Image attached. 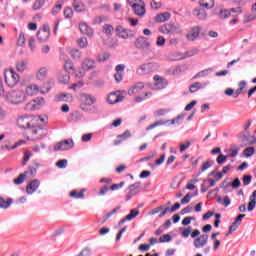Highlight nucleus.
<instances>
[{
    "mask_svg": "<svg viewBox=\"0 0 256 256\" xmlns=\"http://www.w3.org/2000/svg\"><path fill=\"white\" fill-rule=\"evenodd\" d=\"M17 124L20 129H26L28 141H39V139H43V137L47 135V129L35 126V123H33V117L31 116L19 117Z\"/></svg>",
    "mask_w": 256,
    "mask_h": 256,
    "instance_id": "f257e3e1",
    "label": "nucleus"
},
{
    "mask_svg": "<svg viewBox=\"0 0 256 256\" xmlns=\"http://www.w3.org/2000/svg\"><path fill=\"white\" fill-rule=\"evenodd\" d=\"M185 119V114H180L177 117L170 120H158L146 128V131H151L155 127H161V125H181Z\"/></svg>",
    "mask_w": 256,
    "mask_h": 256,
    "instance_id": "f03ea898",
    "label": "nucleus"
},
{
    "mask_svg": "<svg viewBox=\"0 0 256 256\" xmlns=\"http://www.w3.org/2000/svg\"><path fill=\"white\" fill-rule=\"evenodd\" d=\"M51 91V86L49 84H43V86L38 87L36 84H31L26 87L25 93L29 97H33V95H38L41 93V95H47Z\"/></svg>",
    "mask_w": 256,
    "mask_h": 256,
    "instance_id": "7ed1b4c3",
    "label": "nucleus"
},
{
    "mask_svg": "<svg viewBox=\"0 0 256 256\" xmlns=\"http://www.w3.org/2000/svg\"><path fill=\"white\" fill-rule=\"evenodd\" d=\"M4 79L8 87H15V85H17V83L20 81L19 74H17V72H15L13 69L4 71Z\"/></svg>",
    "mask_w": 256,
    "mask_h": 256,
    "instance_id": "20e7f679",
    "label": "nucleus"
},
{
    "mask_svg": "<svg viewBox=\"0 0 256 256\" xmlns=\"http://www.w3.org/2000/svg\"><path fill=\"white\" fill-rule=\"evenodd\" d=\"M8 101L12 105H19L25 101V92L21 90H14L8 94Z\"/></svg>",
    "mask_w": 256,
    "mask_h": 256,
    "instance_id": "39448f33",
    "label": "nucleus"
},
{
    "mask_svg": "<svg viewBox=\"0 0 256 256\" xmlns=\"http://www.w3.org/2000/svg\"><path fill=\"white\" fill-rule=\"evenodd\" d=\"M74 145L73 139L60 141L54 146V151H69V149H73Z\"/></svg>",
    "mask_w": 256,
    "mask_h": 256,
    "instance_id": "423d86ee",
    "label": "nucleus"
},
{
    "mask_svg": "<svg viewBox=\"0 0 256 256\" xmlns=\"http://www.w3.org/2000/svg\"><path fill=\"white\" fill-rule=\"evenodd\" d=\"M232 13H236V15H241V13H243V10L241 9V7L224 9V10L220 11L219 18L220 19H229V17H235V15H231Z\"/></svg>",
    "mask_w": 256,
    "mask_h": 256,
    "instance_id": "0eeeda50",
    "label": "nucleus"
},
{
    "mask_svg": "<svg viewBox=\"0 0 256 256\" xmlns=\"http://www.w3.org/2000/svg\"><path fill=\"white\" fill-rule=\"evenodd\" d=\"M155 71V64L146 63L139 66L136 70L137 75H149V73H153Z\"/></svg>",
    "mask_w": 256,
    "mask_h": 256,
    "instance_id": "6e6552de",
    "label": "nucleus"
},
{
    "mask_svg": "<svg viewBox=\"0 0 256 256\" xmlns=\"http://www.w3.org/2000/svg\"><path fill=\"white\" fill-rule=\"evenodd\" d=\"M129 192L126 195L125 201H131V199H133V197H135V195H137L139 193V191H141V183L137 182L134 184H131L129 187Z\"/></svg>",
    "mask_w": 256,
    "mask_h": 256,
    "instance_id": "1a4fd4ad",
    "label": "nucleus"
},
{
    "mask_svg": "<svg viewBox=\"0 0 256 256\" xmlns=\"http://www.w3.org/2000/svg\"><path fill=\"white\" fill-rule=\"evenodd\" d=\"M134 45L136 49H149V47H151V42L149 41V38L140 36L136 39Z\"/></svg>",
    "mask_w": 256,
    "mask_h": 256,
    "instance_id": "9d476101",
    "label": "nucleus"
},
{
    "mask_svg": "<svg viewBox=\"0 0 256 256\" xmlns=\"http://www.w3.org/2000/svg\"><path fill=\"white\" fill-rule=\"evenodd\" d=\"M138 1L139 3L133 5L132 11L134 15H137V17H145V13H147V10H145V2L142 0Z\"/></svg>",
    "mask_w": 256,
    "mask_h": 256,
    "instance_id": "9b49d317",
    "label": "nucleus"
},
{
    "mask_svg": "<svg viewBox=\"0 0 256 256\" xmlns=\"http://www.w3.org/2000/svg\"><path fill=\"white\" fill-rule=\"evenodd\" d=\"M116 33L121 39H131V37H135V33L123 26H118L116 28Z\"/></svg>",
    "mask_w": 256,
    "mask_h": 256,
    "instance_id": "f8f14e48",
    "label": "nucleus"
},
{
    "mask_svg": "<svg viewBox=\"0 0 256 256\" xmlns=\"http://www.w3.org/2000/svg\"><path fill=\"white\" fill-rule=\"evenodd\" d=\"M209 241V235L202 234L198 238L194 239L193 245L196 249H203Z\"/></svg>",
    "mask_w": 256,
    "mask_h": 256,
    "instance_id": "ddd939ff",
    "label": "nucleus"
},
{
    "mask_svg": "<svg viewBox=\"0 0 256 256\" xmlns=\"http://www.w3.org/2000/svg\"><path fill=\"white\" fill-rule=\"evenodd\" d=\"M41 185V181L39 179H34L30 181L26 186V193L27 195H33L39 189Z\"/></svg>",
    "mask_w": 256,
    "mask_h": 256,
    "instance_id": "4468645a",
    "label": "nucleus"
},
{
    "mask_svg": "<svg viewBox=\"0 0 256 256\" xmlns=\"http://www.w3.org/2000/svg\"><path fill=\"white\" fill-rule=\"evenodd\" d=\"M80 99L84 105H87V107H91V105H95V103H97V98L87 93H82L80 95Z\"/></svg>",
    "mask_w": 256,
    "mask_h": 256,
    "instance_id": "2eb2a0df",
    "label": "nucleus"
},
{
    "mask_svg": "<svg viewBox=\"0 0 256 256\" xmlns=\"http://www.w3.org/2000/svg\"><path fill=\"white\" fill-rule=\"evenodd\" d=\"M190 235L192 239H195L196 237H199V235H201V231H199V229H195L193 231V228L191 226H188L181 232V236L184 237V239H187Z\"/></svg>",
    "mask_w": 256,
    "mask_h": 256,
    "instance_id": "dca6fc26",
    "label": "nucleus"
},
{
    "mask_svg": "<svg viewBox=\"0 0 256 256\" xmlns=\"http://www.w3.org/2000/svg\"><path fill=\"white\" fill-rule=\"evenodd\" d=\"M154 85H153V89H165V87H167L168 83L167 79L159 76V75H155L154 76Z\"/></svg>",
    "mask_w": 256,
    "mask_h": 256,
    "instance_id": "f3484780",
    "label": "nucleus"
},
{
    "mask_svg": "<svg viewBox=\"0 0 256 256\" xmlns=\"http://www.w3.org/2000/svg\"><path fill=\"white\" fill-rule=\"evenodd\" d=\"M200 33H201L200 26L192 27L190 32L188 34H186V39L188 41H196V39L199 37Z\"/></svg>",
    "mask_w": 256,
    "mask_h": 256,
    "instance_id": "a211bd4d",
    "label": "nucleus"
},
{
    "mask_svg": "<svg viewBox=\"0 0 256 256\" xmlns=\"http://www.w3.org/2000/svg\"><path fill=\"white\" fill-rule=\"evenodd\" d=\"M145 89V84L143 82H137L128 90V95H137Z\"/></svg>",
    "mask_w": 256,
    "mask_h": 256,
    "instance_id": "6ab92c4d",
    "label": "nucleus"
},
{
    "mask_svg": "<svg viewBox=\"0 0 256 256\" xmlns=\"http://www.w3.org/2000/svg\"><path fill=\"white\" fill-rule=\"evenodd\" d=\"M159 31L164 35H169V33H175L177 31V26L175 24H164L159 28Z\"/></svg>",
    "mask_w": 256,
    "mask_h": 256,
    "instance_id": "aec40b11",
    "label": "nucleus"
},
{
    "mask_svg": "<svg viewBox=\"0 0 256 256\" xmlns=\"http://www.w3.org/2000/svg\"><path fill=\"white\" fill-rule=\"evenodd\" d=\"M79 29H80V33H82V35H87L88 37H93V28H91L87 23L82 22L79 25Z\"/></svg>",
    "mask_w": 256,
    "mask_h": 256,
    "instance_id": "412c9836",
    "label": "nucleus"
},
{
    "mask_svg": "<svg viewBox=\"0 0 256 256\" xmlns=\"http://www.w3.org/2000/svg\"><path fill=\"white\" fill-rule=\"evenodd\" d=\"M107 101L110 105H115V103H121V101H123V96L112 92L108 95Z\"/></svg>",
    "mask_w": 256,
    "mask_h": 256,
    "instance_id": "4be33fe9",
    "label": "nucleus"
},
{
    "mask_svg": "<svg viewBox=\"0 0 256 256\" xmlns=\"http://www.w3.org/2000/svg\"><path fill=\"white\" fill-rule=\"evenodd\" d=\"M41 167V164L38 162H34L31 166L28 167L27 171L24 174L30 175V177H35L37 175V169Z\"/></svg>",
    "mask_w": 256,
    "mask_h": 256,
    "instance_id": "5701e85b",
    "label": "nucleus"
},
{
    "mask_svg": "<svg viewBox=\"0 0 256 256\" xmlns=\"http://www.w3.org/2000/svg\"><path fill=\"white\" fill-rule=\"evenodd\" d=\"M138 215H139V210L137 209L130 210V213L126 217L120 220L119 225H123V223H126V221H133V219H135Z\"/></svg>",
    "mask_w": 256,
    "mask_h": 256,
    "instance_id": "b1692460",
    "label": "nucleus"
},
{
    "mask_svg": "<svg viewBox=\"0 0 256 256\" xmlns=\"http://www.w3.org/2000/svg\"><path fill=\"white\" fill-rule=\"evenodd\" d=\"M55 100L58 102L64 101L66 103H71L73 101V95L70 93H60L56 95Z\"/></svg>",
    "mask_w": 256,
    "mask_h": 256,
    "instance_id": "393cba45",
    "label": "nucleus"
},
{
    "mask_svg": "<svg viewBox=\"0 0 256 256\" xmlns=\"http://www.w3.org/2000/svg\"><path fill=\"white\" fill-rule=\"evenodd\" d=\"M211 82L206 81L204 84H201L200 82H195L194 84L190 85V93H197L199 89H205L207 85H210Z\"/></svg>",
    "mask_w": 256,
    "mask_h": 256,
    "instance_id": "a878e982",
    "label": "nucleus"
},
{
    "mask_svg": "<svg viewBox=\"0 0 256 256\" xmlns=\"http://www.w3.org/2000/svg\"><path fill=\"white\" fill-rule=\"evenodd\" d=\"M29 65V61L27 60H19L16 62V70L19 73H25L27 70V66Z\"/></svg>",
    "mask_w": 256,
    "mask_h": 256,
    "instance_id": "bb28decb",
    "label": "nucleus"
},
{
    "mask_svg": "<svg viewBox=\"0 0 256 256\" xmlns=\"http://www.w3.org/2000/svg\"><path fill=\"white\" fill-rule=\"evenodd\" d=\"M11 205H13L12 198H7V200H5V198L0 196V209H9Z\"/></svg>",
    "mask_w": 256,
    "mask_h": 256,
    "instance_id": "cd10ccee",
    "label": "nucleus"
},
{
    "mask_svg": "<svg viewBox=\"0 0 256 256\" xmlns=\"http://www.w3.org/2000/svg\"><path fill=\"white\" fill-rule=\"evenodd\" d=\"M171 14L169 12H164L158 14L155 18L156 23H165V21H169Z\"/></svg>",
    "mask_w": 256,
    "mask_h": 256,
    "instance_id": "c85d7f7f",
    "label": "nucleus"
},
{
    "mask_svg": "<svg viewBox=\"0 0 256 256\" xmlns=\"http://www.w3.org/2000/svg\"><path fill=\"white\" fill-rule=\"evenodd\" d=\"M47 67H41L37 72H36V79L37 81H45V77H47Z\"/></svg>",
    "mask_w": 256,
    "mask_h": 256,
    "instance_id": "c756f323",
    "label": "nucleus"
},
{
    "mask_svg": "<svg viewBox=\"0 0 256 256\" xmlns=\"http://www.w3.org/2000/svg\"><path fill=\"white\" fill-rule=\"evenodd\" d=\"M95 68V61L91 60V59H86L83 61L82 63V69H84V71H91V69Z\"/></svg>",
    "mask_w": 256,
    "mask_h": 256,
    "instance_id": "7c9ffc66",
    "label": "nucleus"
},
{
    "mask_svg": "<svg viewBox=\"0 0 256 256\" xmlns=\"http://www.w3.org/2000/svg\"><path fill=\"white\" fill-rule=\"evenodd\" d=\"M72 7L77 13H81V11H85V4H83V1L81 0H74Z\"/></svg>",
    "mask_w": 256,
    "mask_h": 256,
    "instance_id": "2f4dec72",
    "label": "nucleus"
},
{
    "mask_svg": "<svg viewBox=\"0 0 256 256\" xmlns=\"http://www.w3.org/2000/svg\"><path fill=\"white\" fill-rule=\"evenodd\" d=\"M85 191H86L85 188L80 190V192H78L77 190H73L70 192V197H72V199H84Z\"/></svg>",
    "mask_w": 256,
    "mask_h": 256,
    "instance_id": "473e14b6",
    "label": "nucleus"
},
{
    "mask_svg": "<svg viewBox=\"0 0 256 256\" xmlns=\"http://www.w3.org/2000/svg\"><path fill=\"white\" fill-rule=\"evenodd\" d=\"M37 39L41 43H45V41H47L49 39V31H42V30L38 31Z\"/></svg>",
    "mask_w": 256,
    "mask_h": 256,
    "instance_id": "72a5a7b5",
    "label": "nucleus"
},
{
    "mask_svg": "<svg viewBox=\"0 0 256 256\" xmlns=\"http://www.w3.org/2000/svg\"><path fill=\"white\" fill-rule=\"evenodd\" d=\"M200 6L205 9H213L215 7V0H200Z\"/></svg>",
    "mask_w": 256,
    "mask_h": 256,
    "instance_id": "f704fd0d",
    "label": "nucleus"
},
{
    "mask_svg": "<svg viewBox=\"0 0 256 256\" xmlns=\"http://www.w3.org/2000/svg\"><path fill=\"white\" fill-rule=\"evenodd\" d=\"M70 79H71V76H69V73L67 71L61 73L59 76V82L62 83L63 85H67Z\"/></svg>",
    "mask_w": 256,
    "mask_h": 256,
    "instance_id": "c9c22d12",
    "label": "nucleus"
},
{
    "mask_svg": "<svg viewBox=\"0 0 256 256\" xmlns=\"http://www.w3.org/2000/svg\"><path fill=\"white\" fill-rule=\"evenodd\" d=\"M209 73H213V68L204 69V70L198 72L193 77V79H199V77H207V75H209Z\"/></svg>",
    "mask_w": 256,
    "mask_h": 256,
    "instance_id": "e433bc0d",
    "label": "nucleus"
},
{
    "mask_svg": "<svg viewBox=\"0 0 256 256\" xmlns=\"http://www.w3.org/2000/svg\"><path fill=\"white\" fill-rule=\"evenodd\" d=\"M27 179V174L21 173L16 179L13 180L14 185H22V183H25V180Z\"/></svg>",
    "mask_w": 256,
    "mask_h": 256,
    "instance_id": "4c0bfd02",
    "label": "nucleus"
},
{
    "mask_svg": "<svg viewBox=\"0 0 256 256\" xmlns=\"http://www.w3.org/2000/svg\"><path fill=\"white\" fill-rule=\"evenodd\" d=\"M120 209H121V206H116L114 209H112L110 212H108L106 215L103 216V220L107 221L108 219H111V217H113V215L119 212Z\"/></svg>",
    "mask_w": 256,
    "mask_h": 256,
    "instance_id": "58836bf2",
    "label": "nucleus"
},
{
    "mask_svg": "<svg viewBox=\"0 0 256 256\" xmlns=\"http://www.w3.org/2000/svg\"><path fill=\"white\" fill-rule=\"evenodd\" d=\"M213 167V161L208 160L202 164V167L200 168V171L198 175H201L203 172L207 171V169Z\"/></svg>",
    "mask_w": 256,
    "mask_h": 256,
    "instance_id": "ea45409f",
    "label": "nucleus"
},
{
    "mask_svg": "<svg viewBox=\"0 0 256 256\" xmlns=\"http://www.w3.org/2000/svg\"><path fill=\"white\" fill-rule=\"evenodd\" d=\"M147 97H151V92H146L144 96H138L135 98V103H143L147 99Z\"/></svg>",
    "mask_w": 256,
    "mask_h": 256,
    "instance_id": "a19ab883",
    "label": "nucleus"
},
{
    "mask_svg": "<svg viewBox=\"0 0 256 256\" xmlns=\"http://www.w3.org/2000/svg\"><path fill=\"white\" fill-rule=\"evenodd\" d=\"M43 5H45V0H36L35 3L33 4L34 11L41 9Z\"/></svg>",
    "mask_w": 256,
    "mask_h": 256,
    "instance_id": "79ce46f5",
    "label": "nucleus"
},
{
    "mask_svg": "<svg viewBox=\"0 0 256 256\" xmlns=\"http://www.w3.org/2000/svg\"><path fill=\"white\" fill-rule=\"evenodd\" d=\"M191 147V142L190 141H186L184 143L180 144V153H185V151L187 149H189Z\"/></svg>",
    "mask_w": 256,
    "mask_h": 256,
    "instance_id": "37998d69",
    "label": "nucleus"
},
{
    "mask_svg": "<svg viewBox=\"0 0 256 256\" xmlns=\"http://www.w3.org/2000/svg\"><path fill=\"white\" fill-rule=\"evenodd\" d=\"M83 85H85V83L80 80L77 83L72 84V86L69 89H72L73 91H79V89H81Z\"/></svg>",
    "mask_w": 256,
    "mask_h": 256,
    "instance_id": "c03bdc74",
    "label": "nucleus"
},
{
    "mask_svg": "<svg viewBox=\"0 0 256 256\" xmlns=\"http://www.w3.org/2000/svg\"><path fill=\"white\" fill-rule=\"evenodd\" d=\"M167 113H169V109L163 108V109H159V110L155 111L154 115L156 117H163V116L167 115Z\"/></svg>",
    "mask_w": 256,
    "mask_h": 256,
    "instance_id": "a18cd8bd",
    "label": "nucleus"
},
{
    "mask_svg": "<svg viewBox=\"0 0 256 256\" xmlns=\"http://www.w3.org/2000/svg\"><path fill=\"white\" fill-rule=\"evenodd\" d=\"M78 45L82 49H85V47H87V45H89V42L87 41V38L82 37V38L78 39Z\"/></svg>",
    "mask_w": 256,
    "mask_h": 256,
    "instance_id": "49530a36",
    "label": "nucleus"
},
{
    "mask_svg": "<svg viewBox=\"0 0 256 256\" xmlns=\"http://www.w3.org/2000/svg\"><path fill=\"white\" fill-rule=\"evenodd\" d=\"M103 32L106 34V35H112L113 34V27L109 24H105L103 26Z\"/></svg>",
    "mask_w": 256,
    "mask_h": 256,
    "instance_id": "de8ad7c7",
    "label": "nucleus"
},
{
    "mask_svg": "<svg viewBox=\"0 0 256 256\" xmlns=\"http://www.w3.org/2000/svg\"><path fill=\"white\" fill-rule=\"evenodd\" d=\"M194 15L198 17V19H205L207 17V14H205V11L203 10H195Z\"/></svg>",
    "mask_w": 256,
    "mask_h": 256,
    "instance_id": "09e8293b",
    "label": "nucleus"
},
{
    "mask_svg": "<svg viewBox=\"0 0 256 256\" xmlns=\"http://www.w3.org/2000/svg\"><path fill=\"white\" fill-rule=\"evenodd\" d=\"M255 153L254 147H248L244 149V155L245 157H252V155Z\"/></svg>",
    "mask_w": 256,
    "mask_h": 256,
    "instance_id": "8fccbe9b",
    "label": "nucleus"
},
{
    "mask_svg": "<svg viewBox=\"0 0 256 256\" xmlns=\"http://www.w3.org/2000/svg\"><path fill=\"white\" fill-rule=\"evenodd\" d=\"M118 139H122V141H125L126 139H129L131 137V132L129 130H126L124 133L119 134Z\"/></svg>",
    "mask_w": 256,
    "mask_h": 256,
    "instance_id": "3c124183",
    "label": "nucleus"
},
{
    "mask_svg": "<svg viewBox=\"0 0 256 256\" xmlns=\"http://www.w3.org/2000/svg\"><path fill=\"white\" fill-rule=\"evenodd\" d=\"M31 157H33V153L31 151H26L24 154V160L22 165L25 166L27 165V161H29V159H31Z\"/></svg>",
    "mask_w": 256,
    "mask_h": 256,
    "instance_id": "603ef678",
    "label": "nucleus"
},
{
    "mask_svg": "<svg viewBox=\"0 0 256 256\" xmlns=\"http://www.w3.org/2000/svg\"><path fill=\"white\" fill-rule=\"evenodd\" d=\"M56 167H58V169H65L67 167V159L56 162Z\"/></svg>",
    "mask_w": 256,
    "mask_h": 256,
    "instance_id": "864d4df0",
    "label": "nucleus"
},
{
    "mask_svg": "<svg viewBox=\"0 0 256 256\" xmlns=\"http://www.w3.org/2000/svg\"><path fill=\"white\" fill-rule=\"evenodd\" d=\"M28 47L30 48V50L32 51V53L35 51L36 46H35V38L30 37L28 40Z\"/></svg>",
    "mask_w": 256,
    "mask_h": 256,
    "instance_id": "5fc2aeb1",
    "label": "nucleus"
},
{
    "mask_svg": "<svg viewBox=\"0 0 256 256\" xmlns=\"http://www.w3.org/2000/svg\"><path fill=\"white\" fill-rule=\"evenodd\" d=\"M104 21H107V17L98 16L94 19V25H101V23H104Z\"/></svg>",
    "mask_w": 256,
    "mask_h": 256,
    "instance_id": "6e6d98bb",
    "label": "nucleus"
},
{
    "mask_svg": "<svg viewBox=\"0 0 256 256\" xmlns=\"http://www.w3.org/2000/svg\"><path fill=\"white\" fill-rule=\"evenodd\" d=\"M21 145H25V140H19L18 142H16L13 146L9 147L6 146V149L11 150V149H17V147H21Z\"/></svg>",
    "mask_w": 256,
    "mask_h": 256,
    "instance_id": "4d7b16f0",
    "label": "nucleus"
},
{
    "mask_svg": "<svg viewBox=\"0 0 256 256\" xmlns=\"http://www.w3.org/2000/svg\"><path fill=\"white\" fill-rule=\"evenodd\" d=\"M17 45H19V47H23V45H25V34H23V32L19 35Z\"/></svg>",
    "mask_w": 256,
    "mask_h": 256,
    "instance_id": "13d9d810",
    "label": "nucleus"
},
{
    "mask_svg": "<svg viewBox=\"0 0 256 256\" xmlns=\"http://www.w3.org/2000/svg\"><path fill=\"white\" fill-rule=\"evenodd\" d=\"M64 16L66 19H71V17H73V9L72 8H66L64 10Z\"/></svg>",
    "mask_w": 256,
    "mask_h": 256,
    "instance_id": "bf43d9fd",
    "label": "nucleus"
},
{
    "mask_svg": "<svg viewBox=\"0 0 256 256\" xmlns=\"http://www.w3.org/2000/svg\"><path fill=\"white\" fill-rule=\"evenodd\" d=\"M191 197H193L190 193L186 194L182 199H181V204L182 205H187L191 201Z\"/></svg>",
    "mask_w": 256,
    "mask_h": 256,
    "instance_id": "052dcab7",
    "label": "nucleus"
},
{
    "mask_svg": "<svg viewBox=\"0 0 256 256\" xmlns=\"http://www.w3.org/2000/svg\"><path fill=\"white\" fill-rule=\"evenodd\" d=\"M165 209L164 206H159L157 208L152 209L150 212H148V215H157V213H160V211H163Z\"/></svg>",
    "mask_w": 256,
    "mask_h": 256,
    "instance_id": "680f3d73",
    "label": "nucleus"
},
{
    "mask_svg": "<svg viewBox=\"0 0 256 256\" xmlns=\"http://www.w3.org/2000/svg\"><path fill=\"white\" fill-rule=\"evenodd\" d=\"M171 241V235L164 234L160 237V243H169Z\"/></svg>",
    "mask_w": 256,
    "mask_h": 256,
    "instance_id": "e2e57ef3",
    "label": "nucleus"
},
{
    "mask_svg": "<svg viewBox=\"0 0 256 256\" xmlns=\"http://www.w3.org/2000/svg\"><path fill=\"white\" fill-rule=\"evenodd\" d=\"M81 139H82L83 143H87V142L91 141V139H93V134L92 133L84 134V135H82Z\"/></svg>",
    "mask_w": 256,
    "mask_h": 256,
    "instance_id": "0e129e2a",
    "label": "nucleus"
},
{
    "mask_svg": "<svg viewBox=\"0 0 256 256\" xmlns=\"http://www.w3.org/2000/svg\"><path fill=\"white\" fill-rule=\"evenodd\" d=\"M109 189H110L109 186L104 185V186L100 189L98 195H100V197H103V196L107 195V191H109Z\"/></svg>",
    "mask_w": 256,
    "mask_h": 256,
    "instance_id": "69168bd1",
    "label": "nucleus"
},
{
    "mask_svg": "<svg viewBox=\"0 0 256 256\" xmlns=\"http://www.w3.org/2000/svg\"><path fill=\"white\" fill-rule=\"evenodd\" d=\"M71 56L73 57V59H81V51L72 50L71 51Z\"/></svg>",
    "mask_w": 256,
    "mask_h": 256,
    "instance_id": "338daca9",
    "label": "nucleus"
},
{
    "mask_svg": "<svg viewBox=\"0 0 256 256\" xmlns=\"http://www.w3.org/2000/svg\"><path fill=\"white\" fill-rule=\"evenodd\" d=\"M255 207H256V200L255 199L250 200V202L248 203L247 210L253 211V209H255Z\"/></svg>",
    "mask_w": 256,
    "mask_h": 256,
    "instance_id": "774afa93",
    "label": "nucleus"
}]
</instances>
